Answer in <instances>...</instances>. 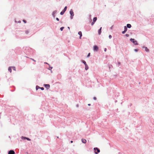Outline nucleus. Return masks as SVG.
Masks as SVG:
<instances>
[{
    "label": "nucleus",
    "instance_id": "f257e3e1",
    "mask_svg": "<svg viewBox=\"0 0 154 154\" xmlns=\"http://www.w3.org/2000/svg\"><path fill=\"white\" fill-rule=\"evenodd\" d=\"M130 40L132 43H133L135 45H138L137 41L135 40L134 39L131 38L130 39Z\"/></svg>",
    "mask_w": 154,
    "mask_h": 154
},
{
    "label": "nucleus",
    "instance_id": "f03ea898",
    "mask_svg": "<svg viewBox=\"0 0 154 154\" xmlns=\"http://www.w3.org/2000/svg\"><path fill=\"white\" fill-rule=\"evenodd\" d=\"M69 13L70 14V19H72L73 18V17L74 16V14L72 11V9H70V10L69 11Z\"/></svg>",
    "mask_w": 154,
    "mask_h": 154
},
{
    "label": "nucleus",
    "instance_id": "7ed1b4c3",
    "mask_svg": "<svg viewBox=\"0 0 154 154\" xmlns=\"http://www.w3.org/2000/svg\"><path fill=\"white\" fill-rule=\"evenodd\" d=\"M67 8V6H65V7L64 8V9L63 10V11L61 12H60V14L61 15H62L63 14L64 12L66 11Z\"/></svg>",
    "mask_w": 154,
    "mask_h": 154
},
{
    "label": "nucleus",
    "instance_id": "20e7f679",
    "mask_svg": "<svg viewBox=\"0 0 154 154\" xmlns=\"http://www.w3.org/2000/svg\"><path fill=\"white\" fill-rule=\"evenodd\" d=\"M94 149L95 150V153L96 154H97L98 153H99L100 152V150L99 149H98L97 148H94Z\"/></svg>",
    "mask_w": 154,
    "mask_h": 154
},
{
    "label": "nucleus",
    "instance_id": "39448f33",
    "mask_svg": "<svg viewBox=\"0 0 154 154\" xmlns=\"http://www.w3.org/2000/svg\"><path fill=\"white\" fill-rule=\"evenodd\" d=\"M98 47L96 45L94 46V48H93L94 51H98Z\"/></svg>",
    "mask_w": 154,
    "mask_h": 154
},
{
    "label": "nucleus",
    "instance_id": "423d86ee",
    "mask_svg": "<svg viewBox=\"0 0 154 154\" xmlns=\"http://www.w3.org/2000/svg\"><path fill=\"white\" fill-rule=\"evenodd\" d=\"M57 12V11L56 10H55L52 13V15L54 18L55 17V14Z\"/></svg>",
    "mask_w": 154,
    "mask_h": 154
},
{
    "label": "nucleus",
    "instance_id": "0eeeda50",
    "mask_svg": "<svg viewBox=\"0 0 154 154\" xmlns=\"http://www.w3.org/2000/svg\"><path fill=\"white\" fill-rule=\"evenodd\" d=\"M44 86L47 89H48L50 87V85L49 84H45Z\"/></svg>",
    "mask_w": 154,
    "mask_h": 154
},
{
    "label": "nucleus",
    "instance_id": "6e6552de",
    "mask_svg": "<svg viewBox=\"0 0 154 154\" xmlns=\"http://www.w3.org/2000/svg\"><path fill=\"white\" fill-rule=\"evenodd\" d=\"M21 138L22 139H25V140H29V141L31 140V139H30L29 138H27V137H23V136H22L21 137Z\"/></svg>",
    "mask_w": 154,
    "mask_h": 154
},
{
    "label": "nucleus",
    "instance_id": "1a4fd4ad",
    "mask_svg": "<svg viewBox=\"0 0 154 154\" xmlns=\"http://www.w3.org/2000/svg\"><path fill=\"white\" fill-rule=\"evenodd\" d=\"M15 152L13 150H11L8 152V154H14Z\"/></svg>",
    "mask_w": 154,
    "mask_h": 154
},
{
    "label": "nucleus",
    "instance_id": "9d476101",
    "mask_svg": "<svg viewBox=\"0 0 154 154\" xmlns=\"http://www.w3.org/2000/svg\"><path fill=\"white\" fill-rule=\"evenodd\" d=\"M143 48H145V51L147 52H149V49L147 48V47H144Z\"/></svg>",
    "mask_w": 154,
    "mask_h": 154
},
{
    "label": "nucleus",
    "instance_id": "9b49d317",
    "mask_svg": "<svg viewBox=\"0 0 154 154\" xmlns=\"http://www.w3.org/2000/svg\"><path fill=\"white\" fill-rule=\"evenodd\" d=\"M78 34L80 35L79 38L81 39V37L82 36V32L81 31H79L78 32Z\"/></svg>",
    "mask_w": 154,
    "mask_h": 154
},
{
    "label": "nucleus",
    "instance_id": "f8f14e48",
    "mask_svg": "<svg viewBox=\"0 0 154 154\" xmlns=\"http://www.w3.org/2000/svg\"><path fill=\"white\" fill-rule=\"evenodd\" d=\"M101 29H102V27H101L98 30L99 35H100L101 33Z\"/></svg>",
    "mask_w": 154,
    "mask_h": 154
},
{
    "label": "nucleus",
    "instance_id": "ddd939ff",
    "mask_svg": "<svg viewBox=\"0 0 154 154\" xmlns=\"http://www.w3.org/2000/svg\"><path fill=\"white\" fill-rule=\"evenodd\" d=\"M82 141L83 143H85L86 142V140L85 139H82Z\"/></svg>",
    "mask_w": 154,
    "mask_h": 154
},
{
    "label": "nucleus",
    "instance_id": "4468645a",
    "mask_svg": "<svg viewBox=\"0 0 154 154\" xmlns=\"http://www.w3.org/2000/svg\"><path fill=\"white\" fill-rule=\"evenodd\" d=\"M127 26L128 28H130L131 27V26L130 24H128L127 25Z\"/></svg>",
    "mask_w": 154,
    "mask_h": 154
},
{
    "label": "nucleus",
    "instance_id": "2eb2a0df",
    "mask_svg": "<svg viewBox=\"0 0 154 154\" xmlns=\"http://www.w3.org/2000/svg\"><path fill=\"white\" fill-rule=\"evenodd\" d=\"M85 69L86 70H87L88 69V66L87 64L85 65Z\"/></svg>",
    "mask_w": 154,
    "mask_h": 154
},
{
    "label": "nucleus",
    "instance_id": "dca6fc26",
    "mask_svg": "<svg viewBox=\"0 0 154 154\" xmlns=\"http://www.w3.org/2000/svg\"><path fill=\"white\" fill-rule=\"evenodd\" d=\"M12 67H9L8 68V70L10 72H11V71H12V70H11V68Z\"/></svg>",
    "mask_w": 154,
    "mask_h": 154
},
{
    "label": "nucleus",
    "instance_id": "f3484780",
    "mask_svg": "<svg viewBox=\"0 0 154 154\" xmlns=\"http://www.w3.org/2000/svg\"><path fill=\"white\" fill-rule=\"evenodd\" d=\"M97 20V18L96 17H94L93 18V22H94L95 23L96 21Z\"/></svg>",
    "mask_w": 154,
    "mask_h": 154
},
{
    "label": "nucleus",
    "instance_id": "a211bd4d",
    "mask_svg": "<svg viewBox=\"0 0 154 154\" xmlns=\"http://www.w3.org/2000/svg\"><path fill=\"white\" fill-rule=\"evenodd\" d=\"M40 87H39V86H38V85H37L36 86V90H37L38 89H40Z\"/></svg>",
    "mask_w": 154,
    "mask_h": 154
},
{
    "label": "nucleus",
    "instance_id": "6ab92c4d",
    "mask_svg": "<svg viewBox=\"0 0 154 154\" xmlns=\"http://www.w3.org/2000/svg\"><path fill=\"white\" fill-rule=\"evenodd\" d=\"M82 62L83 63L85 64V65L87 64H86V62L85 60H82Z\"/></svg>",
    "mask_w": 154,
    "mask_h": 154
},
{
    "label": "nucleus",
    "instance_id": "aec40b11",
    "mask_svg": "<svg viewBox=\"0 0 154 154\" xmlns=\"http://www.w3.org/2000/svg\"><path fill=\"white\" fill-rule=\"evenodd\" d=\"M15 22L16 23H20L21 22V21L20 20H19L18 21L15 20Z\"/></svg>",
    "mask_w": 154,
    "mask_h": 154
},
{
    "label": "nucleus",
    "instance_id": "412c9836",
    "mask_svg": "<svg viewBox=\"0 0 154 154\" xmlns=\"http://www.w3.org/2000/svg\"><path fill=\"white\" fill-rule=\"evenodd\" d=\"M127 30V28L126 26H124V31H125V32H126Z\"/></svg>",
    "mask_w": 154,
    "mask_h": 154
},
{
    "label": "nucleus",
    "instance_id": "4be33fe9",
    "mask_svg": "<svg viewBox=\"0 0 154 154\" xmlns=\"http://www.w3.org/2000/svg\"><path fill=\"white\" fill-rule=\"evenodd\" d=\"M29 30H26V31H25V33L26 34H27L29 33Z\"/></svg>",
    "mask_w": 154,
    "mask_h": 154
},
{
    "label": "nucleus",
    "instance_id": "5701e85b",
    "mask_svg": "<svg viewBox=\"0 0 154 154\" xmlns=\"http://www.w3.org/2000/svg\"><path fill=\"white\" fill-rule=\"evenodd\" d=\"M12 68L13 70H16V68L14 66H12Z\"/></svg>",
    "mask_w": 154,
    "mask_h": 154
},
{
    "label": "nucleus",
    "instance_id": "b1692460",
    "mask_svg": "<svg viewBox=\"0 0 154 154\" xmlns=\"http://www.w3.org/2000/svg\"><path fill=\"white\" fill-rule=\"evenodd\" d=\"M64 28V27H61V28H60V30L61 31H62L63 30V29Z\"/></svg>",
    "mask_w": 154,
    "mask_h": 154
},
{
    "label": "nucleus",
    "instance_id": "393cba45",
    "mask_svg": "<svg viewBox=\"0 0 154 154\" xmlns=\"http://www.w3.org/2000/svg\"><path fill=\"white\" fill-rule=\"evenodd\" d=\"M40 89H41L42 90H44V88L43 87H40Z\"/></svg>",
    "mask_w": 154,
    "mask_h": 154
},
{
    "label": "nucleus",
    "instance_id": "a878e982",
    "mask_svg": "<svg viewBox=\"0 0 154 154\" xmlns=\"http://www.w3.org/2000/svg\"><path fill=\"white\" fill-rule=\"evenodd\" d=\"M90 53H89L87 55V57H88L90 56Z\"/></svg>",
    "mask_w": 154,
    "mask_h": 154
},
{
    "label": "nucleus",
    "instance_id": "bb28decb",
    "mask_svg": "<svg viewBox=\"0 0 154 154\" xmlns=\"http://www.w3.org/2000/svg\"><path fill=\"white\" fill-rule=\"evenodd\" d=\"M23 21L25 23H26V21L24 20H23Z\"/></svg>",
    "mask_w": 154,
    "mask_h": 154
},
{
    "label": "nucleus",
    "instance_id": "cd10ccee",
    "mask_svg": "<svg viewBox=\"0 0 154 154\" xmlns=\"http://www.w3.org/2000/svg\"><path fill=\"white\" fill-rule=\"evenodd\" d=\"M52 68V67H49V70H51Z\"/></svg>",
    "mask_w": 154,
    "mask_h": 154
},
{
    "label": "nucleus",
    "instance_id": "c85d7f7f",
    "mask_svg": "<svg viewBox=\"0 0 154 154\" xmlns=\"http://www.w3.org/2000/svg\"><path fill=\"white\" fill-rule=\"evenodd\" d=\"M134 51H135V52H137L138 51V50L137 49H135L134 50Z\"/></svg>",
    "mask_w": 154,
    "mask_h": 154
},
{
    "label": "nucleus",
    "instance_id": "c756f323",
    "mask_svg": "<svg viewBox=\"0 0 154 154\" xmlns=\"http://www.w3.org/2000/svg\"><path fill=\"white\" fill-rule=\"evenodd\" d=\"M125 36H126V37H129V35L128 34H126L125 35Z\"/></svg>",
    "mask_w": 154,
    "mask_h": 154
},
{
    "label": "nucleus",
    "instance_id": "7c9ffc66",
    "mask_svg": "<svg viewBox=\"0 0 154 154\" xmlns=\"http://www.w3.org/2000/svg\"><path fill=\"white\" fill-rule=\"evenodd\" d=\"M125 32V31L124 30L122 32V33L123 34H124L125 33V32Z\"/></svg>",
    "mask_w": 154,
    "mask_h": 154
},
{
    "label": "nucleus",
    "instance_id": "2f4dec72",
    "mask_svg": "<svg viewBox=\"0 0 154 154\" xmlns=\"http://www.w3.org/2000/svg\"><path fill=\"white\" fill-rule=\"evenodd\" d=\"M109 38H112V36L111 35H109Z\"/></svg>",
    "mask_w": 154,
    "mask_h": 154
},
{
    "label": "nucleus",
    "instance_id": "473e14b6",
    "mask_svg": "<svg viewBox=\"0 0 154 154\" xmlns=\"http://www.w3.org/2000/svg\"><path fill=\"white\" fill-rule=\"evenodd\" d=\"M94 23H95L94 22H93L91 23V25H92V26H93V25H94Z\"/></svg>",
    "mask_w": 154,
    "mask_h": 154
},
{
    "label": "nucleus",
    "instance_id": "72a5a7b5",
    "mask_svg": "<svg viewBox=\"0 0 154 154\" xmlns=\"http://www.w3.org/2000/svg\"><path fill=\"white\" fill-rule=\"evenodd\" d=\"M56 20L57 21H59V19L58 18H57H57H56Z\"/></svg>",
    "mask_w": 154,
    "mask_h": 154
},
{
    "label": "nucleus",
    "instance_id": "f704fd0d",
    "mask_svg": "<svg viewBox=\"0 0 154 154\" xmlns=\"http://www.w3.org/2000/svg\"><path fill=\"white\" fill-rule=\"evenodd\" d=\"M93 99L94 100H96V98L95 97H94V98H93Z\"/></svg>",
    "mask_w": 154,
    "mask_h": 154
},
{
    "label": "nucleus",
    "instance_id": "c9c22d12",
    "mask_svg": "<svg viewBox=\"0 0 154 154\" xmlns=\"http://www.w3.org/2000/svg\"><path fill=\"white\" fill-rule=\"evenodd\" d=\"M112 28H113V26H112L111 27V28H110L111 29H112Z\"/></svg>",
    "mask_w": 154,
    "mask_h": 154
},
{
    "label": "nucleus",
    "instance_id": "e433bc0d",
    "mask_svg": "<svg viewBox=\"0 0 154 154\" xmlns=\"http://www.w3.org/2000/svg\"><path fill=\"white\" fill-rule=\"evenodd\" d=\"M31 59H32V60H33V61H35L34 59H33L31 58Z\"/></svg>",
    "mask_w": 154,
    "mask_h": 154
},
{
    "label": "nucleus",
    "instance_id": "4c0bfd02",
    "mask_svg": "<svg viewBox=\"0 0 154 154\" xmlns=\"http://www.w3.org/2000/svg\"><path fill=\"white\" fill-rule=\"evenodd\" d=\"M106 48H105V49H104V51H106Z\"/></svg>",
    "mask_w": 154,
    "mask_h": 154
},
{
    "label": "nucleus",
    "instance_id": "58836bf2",
    "mask_svg": "<svg viewBox=\"0 0 154 154\" xmlns=\"http://www.w3.org/2000/svg\"><path fill=\"white\" fill-rule=\"evenodd\" d=\"M91 104H88V106H91Z\"/></svg>",
    "mask_w": 154,
    "mask_h": 154
},
{
    "label": "nucleus",
    "instance_id": "ea45409f",
    "mask_svg": "<svg viewBox=\"0 0 154 154\" xmlns=\"http://www.w3.org/2000/svg\"><path fill=\"white\" fill-rule=\"evenodd\" d=\"M120 64V62L118 63V64L119 65Z\"/></svg>",
    "mask_w": 154,
    "mask_h": 154
},
{
    "label": "nucleus",
    "instance_id": "a19ab883",
    "mask_svg": "<svg viewBox=\"0 0 154 154\" xmlns=\"http://www.w3.org/2000/svg\"><path fill=\"white\" fill-rule=\"evenodd\" d=\"M70 142H71V143H73V141H70Z\"/></svg>",
    "mask_w": 154,
    "mask_h": 154
},
{
    "label": "nucleus",
    "instance_id": "79ce46f5",
    "mask_svg": "<svg viewBox=\"0 0 154 154\" xmlns=\"http://www.w3.org/2000/svg\"><path fill=\"white\" fill-rule=\"evenodd\" d=\"M68 29H69V27H68Z\"/></svg>",
    "mask_w": 154,
    "mask_h": 154
},
{
    "label": "nucleus",
    "instance_id": "37998d69",
    "mask_svg": "<svg viewBox=\"0 0 154 154\" xmlns=\"http://www.w3.org/2000/svg\"><path fill=\"white\" fill-rule=\"evenodd\" d=\"M51 72H52V71L51 70Z\"/></svg>",
    "mask_w": 154,
    "mask_h": 154
}]
</instances>
